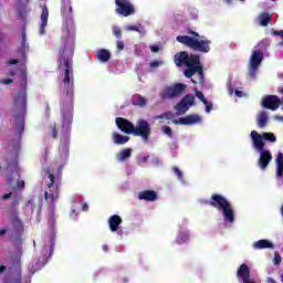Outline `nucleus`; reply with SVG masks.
<instances>
[{
	"mask_svg": "<svg viewBox=\"0 0 283 283\" xmlns=\"http://www.w3.org/2000/svg\"><path fill=\"white\" fill-rule=\"evenodd\" d=\"M74 39L66 35L61 39L59 50L57 70L63 72L64 77L60 85V109L62 114L61 134L64 139L72 134V122L74 120Z\"/></svg>",
	"mask_w": 283,
	"mask_h": 283,
	"instance_id": "f257e3e1",
	"label": "nucleus"
},
{
	"mask_svg": "<svg viewBox=\"0 0 283 283\" xmlns=\"http://www.w3.org/2000/svg\"><path fill=\"white\" fill-rule=\"evenodd\" d=\"M175 63L179 67L180 65H186L187 69L184 71L186 78H191L193 74H198L200 83L205 81V71L202 65H200V55H189L186 51H181L175 55Z\"/></svg>",
	"mask_w": 283,
	"mask_h": 283,
	"instance_id": "f03ea898",
	"label": "nucleus"
},
{
	"mask_svg": "<svg viewBox=\"0 0 283 283\" xmlns=\"http://www.w3.org/2000/svg\"><path fill=\"white\" fill-rule=\"evenodd\" d=\"M188 34H190V36L178 35V43H181L182 45H186V48H190V50H195L196 52H202L203 54L211 52V40H200V33L191 29L188 30Z\"/></svg>",
	"mask_w": 283,
	"mask_h": 283,
	"instance_id": "7ed1b4c3",
	"label": "nucleus"
},
{
	"mask_svg": "<svg viewBox=\"0 0 283 283\" xmlns=\"http://www.w3.org/2000/svg\"><path fill=\"white\" fill-rule=\"evenodd\" d=\"M20 81L22 85V91L18 92L13 101V112L15 113V120H19V118H23L25 116V113L28 112V73L25 71H22Z\"/></svg>",
	"mask_w": 283,
	"mask_h": 283,
	"instance_id": "20e7f679",
	"label": "nucleus"
},
{
	"mask_svg": "<svg viewBox=\"0 0 283 283\" xmlns=\"http://www.w3.org/2000/svg\"><path fill=\"white\" fill-rule=\"evenodd\" d=\"M208 205L214 209H218L219 211H222L224 220L230 222V224L235 222V212L233 211V206L231 202H229V200H227V198H224V196L219 193L211 195Z\"/></svg>",
	"mask_w": 283,
	"mask_h": 283,
	"instance_id": "39448f33",
	"label": "nucleus"
},
{
	"mask_svg": "<svg viewBox=\"0 0 283 283\" xmlns=\"http://www.w3.org/2000/svg\"><path fill=\"white\" fill-rule=\"evenodd\" d=\"M63 171V166L57 167V176H54L55 171L54 168L46 169L44 171V175L48 176L50 182L46 184L48 189H51L52 187H55V191L44 192L45 200H50L51 205H56L59 202V191H61V172Z\"/></svg>",
	"mask_w": 283,
	"mask_h": 283,
	"instance_id": "423d86ee",
	"label": "nucleus"
},
{
	"mask_svg": "<svg viewBox=\"0 0 283 283\" xmlns=\"http://www.w3.org/2000/svg\"><path fill=\"white\" fill-rule=\"evenodd\" d=\"M12 268H9V273L3 276L2 283H23V273L21 270V252L12 256Z\"/></svg>",
	"mask_w": 283,
	"mask_h": 283,
	"instance_id": "0eeeda50",
	"label": "nucleus"
},
{
	"mask_svg": "<svg viewBox=\"0 0 283 283\" xmlns=\"http://www.w3.org/2000/svg\"><path fill=\"white\" fill-rule=\"evenodd\" d=\"M250 136L252 138L253 147H255L258 151H262L264 149V140L268 143L277 142V137L273 133H263L261 135L256 130H252Z\"/></svg>",
	"mask_w": 283,
	"mask_h": 283,
	"instance_id": "6e6552de",
	"label": "nucleus"
},
{
	"mask_svg": "<svg viewBox=\"0 0 283 283\" xmlns=\"http://www.w3.org/2000/svg\"><path fill=\"white\" fill-rule=\"evenodd\" d=\"M134 136L142 137L144 143H149V136H151V125L146 119L137 120L133 130Z\"/></svg>",
	"mask_w": 283,
	"mask_h": 283,
	"instance_id": "1a4fd4ad",
	"label": "nucleus"
},
{
	"mask_svg": "<svg viewBox=\"0 0 283 283\" xmlns=\"http://www.w3.org/2000/svg\"><path fill=\"white\" fill-rule=\"evenodd\" d=\"M262 61H264V53L260 50L252 51L249 63V74L252 78H255V74H258Z\"/></svg>",
	"mask_w": 283,
	"mask_h": 283,
	"instance_id": "9d476101",
	"label": "nucleus"
},
{
	"mask_svg": "<svg viewBox=\"0 0 283 283\" xmlns=\"http://www.w3.org/2000/svg\"><path fill=\"white\" fill-rule=\"evenodd\" d=\"M185 90H187V85H185L182 83H177L172 86L166 87L160 93V98H163V101L176 98V97L180 96V94H182V92H185Z\"/></svg>",
	"mask_w": 283,
	"mask_h": 283,
	"instance_id": "9b49d317",
	"label": "nucleus"
},
{
	"mask_svg": "<svg viewBox=\"0 0 283 283\" xmlns=\"http://www.w3.org/2000/svg\"><path fill=\"white\" fill-rule=\"evenodd\" d=\"M115 12L120 17H132L136 12L134 4L129 0H115Z\"/></svg>",
	"mask_w": 283,
	"mask_h": 283,
	"instance_id": "f8f14e48",
	"label": "nucleus"
},
{
	"mask_svg": "<svg viewBox=\"0 0 283 283\" xmlns=\"http://www.w3.org/2000/svg\"><path fill=\"white\" fill-rule=\"evenodd\" d=\"M195 101L196 96L188 94L175 106V109L180 116H182L189 112V107L193 106Z\"/></svg>",
	"mask_w": 283,
	"mask_h": 283,
	"instance_id": "ddd939ff",
	"label": "nucleus"
},
{
	"mask_svg": "<svg viewBox=\"0 0 283 283\" xmlns=\"http://www.w3.org/2000/svg\"><path fill=\"white\" fill-rule=\"evenodd\" d=\"M237 277L240 280V282L243 283H255V280L251 279V269H249L247 263H243L239 266L237 271Z\"/></svg>",
	"mask_w": 283,
	"mask_h": 283,
	"instance_id": "4468645a",
	"label": "nucleus"
},
{
	"mask_svg": "<svg viewBox=\"0 0 283 283\" xmlns=\"http://www.w3.org/2000/svg\"><path fill=\"white\" fill-rule=\"evenodd\" d=\"M280 105H282V101L276 95H268L262 99V106L265 109H271L272 112L279 109Z\"/></svg>",
	"mask_w": 283,
	"mask_h": 283,
	"instance_id": "2eb2a0df",
	"label": "nucleus"
},
{
	"mask_svg": "<svg viewBox=\"0 0 283 283\" xmlns=\"http://www.w3.org/2000/svg\"><path fill=\"white\" fill-rule=\"evenodd\" d=\"M116 126L120 129L124 134H134V123L129 122V119L124 117H117L115 119Z\"/></svg>",
	"mask_w": 283,
	"mask_h": 283,
	"instance_id": "dca6fc26",
	"label": "nucleus"
},
{
	"mask_svg": "<svg viewBox=\"0 0 283 283\" xmlns=\"http://www.w3.org/2000/svg\"><path fill=\"white\" fill-rule=\"evenodd\" d=\"M260 153V157L258 160V166L260 167V169H262V171H264L266 169V167H269L270 163L273 160V155H271V150H259Z\"/></svg>",
	"mask_w": 283,
	"mask_h": 283,
	"instance_id": "f3484780",
	"label": "nucleus"
},
{
	"mask_svg": "<svg viewBox=\"0 0 283 283\" xmlns=\"http://www.w3.org/2000/svg\"><path fill=\"white\" fill-rule=\"evenodd\" d=\"M196 123H200V116L191 114L186 117H180L179 119H175V125H196Z\"/></svg>",
	"mask_w": 283,
	"mask_h": 283,
	"instance_id": "a211bd4d",
	"label": "nucleus"
},
{
	"mask_svg": "<svg viewBox=\"0 0 283 283\" xmlns=\"http://www.w3.org/2000/svg\"><path fill=\"white\" fill-rule=\"evenodd\" d=\"M139 200H145L146 202H156L158 200V193L154 190H144L138 193Z\"/></svg>",
	"mask_w": 283,
	"mask_h": 283,
	"instance_id": "6ab92c4d",
	"label": "nucleus"
},
{
	"mask_svg": "<svg viewBox=\"0 0 283 283\" xmlns=\"http://www.w3.org/2000/svg\"><path fill=\"white\" fill-rule=\"evenodd\" d=\"M27 35H25V30L23 29L21 31V48L19 49V54H21L22 56V60H20V63H23V65H25V61H28V55H25V48H30L28 44H27Z\"/></svg>",
	"mask_w": 283,
	"mask_h": 283,
	"instance_id": "aec40b11",
	"label": "nucleus"
},
{
	"mask_svg": "<svg viewBox=\"0 0 283 283\" xmlns=\"http://www.w3.org/2000/svg\"><path fill=\"white\" fill-rule=\"evenodd\" d=\"M61 14L64 21L72 19V2L70 0H62Z\"/></svg>",
	"mask_w": 283,
	"mask_h": 283,
	"instance_id": "412c9836",
	"label": "nucleus"
},
{
	"mask_svg": "<svg viewBox=\"0 0 283 283\" xmlns=\"http://www.w3.org/2000/svg\"><path fill=\"white\" fill-rule=\"evenodd\" d=\"M50 17V11L48 10V6H42L41 13V25H40V34H45V28H48V19Z\"/></svg>",
	"mask_w": 283,
	"mask_h": 283,
	"instance_id": "4be33fe9",
	"label": "nucleus"
},
{
	"mask_svg": "<svg viewBox=\"0 0 283 283\" xmlns=\"http://www.w3.org/2000/svg\"><path fill=\"white\" fill-rule=\"evenodd\" d=\"M120 224H123V218H120V216L113 214L109 217L108 227L113 233L118 231V227H120Z\"/></svg>",
	"mask_w": 283,
	"mask_h": 283,
	"instance_id": "5701e85b",
	"label": "nucleus"
},
{
	"mask_svg": "<svg viewBox=\"0 0 283 283\" xmlns=\"http://www.w3.org/2000/svg\"><path fill=\"white\" fill-rule=\"evenodd\" d=\"M253 249H255L258 251H260L262 249H275V245H273V243H271V241H269L266 239H261L253 243Z\"/></svg>",
	"mask_w": 283,
	"mask_h": 283,
	"instance_id": "b1692460",
	"label": "nucleus"
},
{
	"mask_svg": "<svg viewBox=\"0 0 283 283\" xmlns=\"http://www.w3.org/2000/svg\"><path fill=\"white\" fill-rule=\"evenodd\" d=\"M96 57L102 63H107V61H109V59H112V54L107 51V49H101L97 51Z\"/></svg>",
	"mask_w": 283,
	"mask_h": 283,
	"instance_id": "393cba45",
	"label": "nucleus"
},
{
	"mask_svg": "<svg viewBox=\"0 0 283 283\" xmlns=\"http://www.w3.org/2000/svg\"><path fill=\"white\" fill-rule=\"evenodd\" d=\"M273 19V15L269 12H263L259 15V23L262 25V28H266L269 23H271V20Z\"/></svg>",
	"mask_w": 283,
	"mask_h": 283,
	"instance_id": "a878e982",
	"label": "nucleus"
},
{
	"mask_svg": "<svg viewBox=\"0 0 283 283\" xmlns=\"http://www.w3.org/2000/svg\"><path fill=\"white\" fill-rule=\"evenodd\" d=\"M113 142L115 145H125L129 143V136L120 135L119 133H113Z\"/></svg>",
	"mask_w": 283,
	"mask_h": 283,
	"instance_id": "bb28decb",
	"label": "nucleus"
},
{
	"mask_svg": "<svg viewBox=\"0 0 283 283\" xmlns=\"http://www.w3.org/2000/svg\"><path fill=\"white\" fill-rule=\"evenodd\" d=\"M258 126L264 129V126L269 124V114L266 112H261L256 118Z\"/></svg>",
	"mask_w": 283,
	"mask_h": 283,
	"instance_id": "cd10ccee",
	"label": "nucleus"
},
{
	"mask_svg": "<svg viewBox=\"0 0 283 283\" xmlns=\"http://www.w3.org/2000/svg\"><path fill=\"white\" fill-rule=\"evenodd\" d=\"M276 176L277 178H282L283 176V154L279 153L276 157Z\"/></svg>",
	"mask_w": 283,
	"mask_h": 283,
	"instance_id": "c85d7f7f",
	"label": "nucleus"
},
{
	"mask_svg": "<svg viewBox=\"0 0 283 283\" xmlns=\"http://www.w3.org/2000/svg\"><path fill=\"white\" fill-rule=\"evenodd\" d=\"M116 158L119 163H124L127 158H132V148L123 149L116 155Z\"/></svg>",
	"mask_w": 283,
	"mask_h": 283,
	"instance_id": "c756f323",
	"label": "nucleus"
},
{
	"mask_svg": "<svg viewBox=\"0 0 283 283\" xmlns=\"http://www.w3.org/2000/svg\"><path fill=\"white\" fill-rule=\"evenodd\" d=\"M133 105H137L138 107H145V105H147V99H145V97H143L142 95H137L133 101Z\"/></svg>",
	"mask_w": 283,
	"mask_h": 283,
	"instance_id": "7c9ffc66",
	"label": "nucleus"
},
{
	"mask_svg": "<svg viewBox=\"0 0 283 283\" xmlns=\"http://www.w3.org/2000/svg\"><path fill=\"white\" fill-rule=\"evenodd\" d=\"M185 242H189V233L181 232V233H179L178 238L176 239V243L185 244Z\"/></svg>",
	"mask_w": 283,
	"mask_h": 283,
	"instance_id": "2f4dec72",
	"label": "nucleus"
},
{
	"mask_svg": "<svg viewBox=\"0 0 283 283\" xmlns=\"http://www.w3.org/2000/svg\"><path fill=\"white\" fill-rule=\"evenodd\" d=\"M10 220L12 222H19V212L14 208H9Z\"/></svg>",
	"mask_w": 283,
	"mask_h": 283,
	"instance_id": "473e14b6",
	"label": "nucleus"
},
{
	"mask_svg": "<svg viewBox=\"0 0 283 283\" xmlns=\"http://www.w3.org/2000/svg\"><path fill=\"white\" fill-rule=\"evenodd\" d=\"M112 32H113L114 36H116V39H123V30H120V27L114 25L112 28Z\"/></svg>",
	"mask_w": 283,
	"mask_h": 283,
	"instance_id": "72a5a7b5",
	"label": "nucleus"
},
{
	"mask_svg": "<svg viewBox=\"0 0 283 283\" xmlns=\"http://www.w3.org/2000/svg\"><path fill=\"white\" fill-rule=\"evenodd\" d=\"M195 94L197 98H199V101L203 103V105H207V98L205 97V93H202L201 91H198V88H195Z\"/></svg>",
	"mask_w": 283,
	"mask_h": 283,
	"instance_id": "f704fd0d",
	"label": "nucleus"
},
{
	"mask_svg": "<svg viewBox=\"0 0 283 283\" xmlns=\"http://www.w3.org/2000/svg\"><path fill=\"white\" fill-rule=\"evenodd\" d=\"M161 132L166 134L169 138H174V130L169 126H163Z\"/></svg>",
	"mask_w": 283,
	"mask_h": 283,
	"instance_id": "c9c22d12",
	"label": "nucleus"
},
{
	"mask_svg": "<svg viewBox=\"0 0 283 283\" xmlns=\"http://www.w3.org/2000/svg\"><path fill=\"white\" fill-rule=\"evenodd\" d=\"M52 138L56 139L59 137V129H56V123L50 126Z\"/></svg>",
	"mask_w": 283,
	"mask_h": 283,
	"instance_id": "e433bc0d",
	"label": "nucleus"
},
{
	"mask_svg": "<svg viewBox=\"0 0 283 283\" xmlns=\"http://www.w3.org/2000/svg\"><path fill=\"white\" fill-rule=\"evenodd\" d=\"M160 65H163V61H158V60L151 61L149 63V67L151 70H156V67H160Z\"/></svg>",
	"mask_w": 283,
	"mask_h": 283,
	"instance_id": "4c0bfd02",
	"label": "nucleus"
},
{
	"mask_svg": "<svg viewBox=\"0 0 283 283\" xmlns=\"http://www.w3.org/2000/svg\"><path fill=\"white\" fill-rule=\"evenodd\" d=\"M172 171L177 176L178 180H182V170H180V168L175 166L172 167Z\"/></svg>",
	"mask_w": 283,
	"mask_h": 283,
	"instance_id": "58836bf2",
	"label": "nucleus"
},
{
	"mask_svg": "<svg viewBox=\"0 0 283 283\" xmlns=\"http://www.w3.org/2000/svg\"><path fill=\"white\" fill-rule=\"evenodd\" d=\"M20 200H21V197L15 196V198H14V199L12 200V202H11L10 209H17V207H18Z\"/></svg>",
	"mask_w": 283,
	"mask_h": 283,
	"instance_id": "ea45409f",
	"label": "nucleus"
},
{
	"mask_svg": "<svg viewBox=\"0 0 283 283\" xmlns=\"http://www.w3.org/2000/svg\"><path fill=\"white\" fill-rule=\"evenodd\" d=\"M116 48L118 52H123V50H125V42H123V40H118L116 42Z\"/></svg>",
	"mask_w": 283,
	"mask_h": 283,
	"instance_id": "a19ab883",
	"label": "nucleus"
},
{
	"mask_svg": "<svg viewBox=\"0 0 283 283\" xmlns=\"http://www.w3.org/2000/svg\"><path fill=\"white\" fill-rule=\"evenodd\" d=\"M126 30H128V32H143L136 25H128L126 27Z\"/></svg>",
	"mask_w": 283,
	"mask_h": 283,
	"instance_id": "79ce46f5",
	"label": "nucleus"
},
{
	"mask_svg": "<svg viewBox=\"0 0 283 283\" xmlns=\"http://www.w3.org/2000/svg\"><path fill=\"white\" fill-rule=\"evenodd\" d=\"M282 262V256L279 252L274 253V264H280Z\"/></svg>",
	"mask_w": 283,
	"mask_h": 283,
	"instance_id": "37998d69",
	"label": "nucleus"
},
{
	"mask_svg": "<svg viewBox=\"0 0 283 283\" xmlns=\"http://www.w3.org/2000/svg\"><path fill=\"white\" fill-rule=\"evenodd\" d=\"M163 118H169V113H163L161 115L155 116V120H163Z\"/></svg>",
	"mask_w": 283,
	"mask_h": 283,
	"instance_id": "c03bdc74",
	"label": "nucleus"
},
{
	"mask_svg": "<svg viewBox=\"0 0 283 283\" xmlns=\"http://www.w3.org/2000/svg\"><path fill=\"white\" fill-rule=\"evenodd\" d=\"M49 222H50L51 224H56V217L54 216V213H51V214L49 216Z\"/></svg>",
	"mask_w": 283,
	"mask_h": 283,
	"instance_id": "a18cd8bd",
	"label": "nucleus"
},
{
	"mask_svg": "<svg viewBox=\"0 0 283 283\" xmlns=\"http://www.w3.org/2000/svg\"><path fill=\"white\" fill-rule=\"evenodd\" d=\"M206 105V112L207 114H209V112H211V109H213V104L209 103V101H207Z\"/></svg>",
	"mask_w": 283,
	"mask_h": 283,
	"instance_id": "49530a36",
	"label": "nucleus"
},
{
	"mask_svg": "<svg viewBox=\"0 0 283 283\" xmlns=\"http://www.w3.org/2000/svg\"><path fill=\"white\" fill-rule=\"evenodd\" d=\"M14 80L12 78H6V80H1L0 83H2L3 85H10V83H13Z\"/></svg>",
	"mask_w": 283,
	"mask_h": 283,
	"instance_id": "de8ad7c7",
	"label": "nucleus"
},
{
	"mask_svg": "<svg viewBox=\"0 0 283 283\" xmlns=\"http://www.w3.org/2000/svg\"><path fill=\"white\" fill-rule=\"evenodd\" d=\"M18 12L21 17H23V14H25V7L24 6L19 7Z\"/></svg>",
	"mask_w": 283,
	"mask_h": 283,
	"instance_id": "09e8293b",
	"label": "nucleus"
},
{
	"mask_svg": "<svg viewBox=\"0 0 283 283\" xmlns=\"http://www.w3.org/2000/svg\"><path fill=\"white\" fill-rule=\"evenodd\" d=\"M18 63H19V60L13 59V60H9V61L7 62V65H18Z\"/></svg>",
	"mask_w": 283,
	"mask_h": 283,
	"instance_id": "8fccbe9b",
	"label": "nucleus"
},
{
	"mask_svg": "<svg viewBox=\"0 0 283 283\" xmlns=\"http://www.w3.org/2000/svg\"><path fill=\"white\" fill-rule=\"evenodd\" d=\"M17 186H18V189H25V181L23 180L18 181Z\"/></svg>",
	"mask_w": 283,
	"mask_h": 283,
	"instance_id": "3c124183",
	"label": "nucleus"
},
{
	"mask_svg": "<svg viewBox=\"0 0 283 283\" xmlns=\"http://www.w3.org/2000/svg\"><path fill=\"white\" fill-rule=\"evenodd\" d=\"M150 52H160V46H158V45H151L150 46Z\"/></svg>",
	"mask_w": 283,
	"mask_h": 283,
	"instance_id": "603ef678",
	"label": "nucleus"
},
{
	"mask_svg": "<svg viewBox=\"0 0 283 283\" xmlns=\"http://www.w3.org/2000/svg\"><path fill=\"white\" fill-rule=\"evenodd\" d=\"M272 34H273V36H282L283 38V30L273 31Z\"/></svg>",
	"mask_w": 283,
	"mask_h": 283,
	"instance_id": "864d4df0",
	"label": "nucleus"
},
{
	"mask_svg": "<svg viewBox=\"0 0 283 283\" xmlns=\"http://www.w3.org/2000/svg\"><path fill=\"white\" fill-rule=\"evenodd\" d=\"M228 92L233 95V84H231V82L228 83Z\"/></svg>",
	"mask_w": 283,
	"mask_h": 283,
	"instance_id": "5fc2aeb1",
	"label": "nucleus"
},
{
	"mask_svg": "<svg viewBox=\"0 0 283 283\" xmlns=\"http://www.w3.org/2000/svg\"><path fill=\"white\" fill-rule=\"evenodd\" d=\"M234 94H235V96H238V98H242V96H244V92H242V91H234Z\"/></svg>",
	"mask_w": 283,
	"mask_h": 283,
	"instance_id": "6e6d98bb",
	"label": "nucleus"
},
{
	"mask_svg": "<svg viewBox=\"0 0 283 283\" xmlns=\"http://www.w3.org/2000/svg\"><path fill=\"white\" fill-rule=\"evenodd\" d=\"M10 198H12V192H9L2 196V200H8Z\"/></svg>",
	"mask_w": 283,
	"mask_h": 283,
	"instance_id": "4d7b16f0",
	"label": "nucleus"
},
{
	"mask_svg": "<svg viewBox=\"0 0 283 283\" xmlns=\"http://www.w3.org/2000/svg\"><path fill=\"white\" fill-rule=\"evenodd\" d=\"M52 255H54V244H51L50 247V253L48 258H52Z\"/></svg>",
	"mask_w": 283,
	"mask_h": 283,
	"instance_id": "13d9d810",
	"label": "nucleus"
},
{
	"mask_svg": "<svg viewBox=\"0 0 283 283\" xmlns=\"http://www.w3.org/2000/svg\"><path fill=\"white\" fill-rule=\"evenodd\" d=\"M88 210H90V206L87 203H83L82 211H88Z\"/></svg>",
	"mask_w": 283,
	"mask_h": 283,
	"instance_id": "bf43d9fd",
	"label": "nucleus"
},
{
	"mask_svg": "<svg viewBox=\"0 0 283 283\" xmlns=\"http://www.w3.org/2000/svg\"><path fill=\"white\" fill-rule=\"evenodd\" d=\"M102 249L105 253H107V251H109V247L107 244L103 245Z\"/></svg>",
	"mask_w": 283,
	"mask_h": 283,
	"instance_id": "052dcab7",
	"label": "nucleus"
},
{
	"mask_svg": "<svg viewBox=\"0 0 283 283\" xmlns=\"http://www.w3.org/2000/svg\"><path fill=\"white\" fill-rule=\"evenodd\" d=\"M19 3H24L27 6V3H30V0H18Z\"/></svg>",
	"mask_w": 283,
	"mask_h": 283,
	"instance_id": "680f3d73",
	"label": "nucleus"
},
{
	"mask_svg": "<svg viewBox=\"0 0 283 283\" xmlns=\"http://www.w3.org/2000/svg\"><path fill=\"white\" fill-rule=\"evenodd\" d=\"M6 271V265H1L0 266V274L3 273Z\"/></svg>",
	"mask_w": 283,
	"mask_h": 283,
	"instance_id": "e2e57ef3",
	"label": "nucleus"
},
{
	"mask_svg": "<svg viewBox=\"0 0 283 283\" xmlns=\"http://www.w3.org/2000/svg\"><path fill=\"white\" fill-rule=\"evenodd\" d=\"M122 281H123L124 283H127V282H129V279H128L127 276H125V277L122 279Z\"/></svg>",
	"mask_w": 283,
	"mask_h": 283,
	"instance_id": "0e129e2a",
	"label": "nucleus"
},
{
	"mask_svg": "<svg viewBox=\"0 0 283 283\" xmlns=\"http://www.w3.org/2000/svg\"><path fill=\"white\" fill-rule=\"evenodd\" d=\"M64 150L66 151V154L70 153V148L67 146H64Z\"/></svg>",
	"mask_w": 283,
	"mask_h": 283,
	"instance_id": "69168bd1",
	"label": "nucleus"
},
{
	"mask_svg": "<svg viewBox=\"0 0 283 283\" xmlns=\"http://www.w3.org/2000/svg\"><path fill=\"white\" fill-rule=\"evenodd\" d=\"M46 112L50 113V104H46Z\"/></svg>",
	"mask_w": 283,
	"mask_h": 283,
	"instance_id": "338daca9",
	"label": "nucleus"
},
{
	"mask_svg": "<svg viewBox=\"0 0 283 283\" xmlns=\"http://www.w3.org/2000/svg\"><path fill=\"white\" fill-rule=\"evenodd\" d=\"M6 233V230H0V235H3Z\"/></svg>",
	"mask_w": 283,
	"mask_h": 283,
	"instance_id": "774afa93",
	"label": "nucleus"
}]
</instances>
